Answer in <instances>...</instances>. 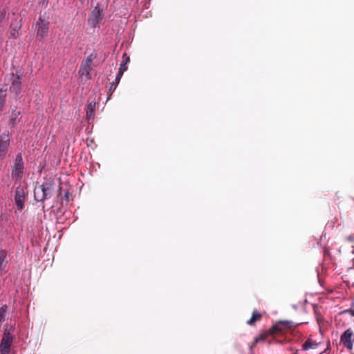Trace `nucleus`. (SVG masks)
<instances>
[{
  "mask_svg": "<svg viewBox=\"0 0 354 354\" xmlns=\"http://www.w3.org/2000/svg\"><path fill=\"white\" fill-rule=\"evenodd\" d=\"M55 187V183L53 181L46 182L35 187L34 189L35 200L38 202H43L46 199L50 198Z\"/></svg>",
  "mask_w": 354,
  "mask_h": 354,
  "instance_id": "obj_1",
  "label": "nucleus"
},
{
  "mask_svg": "<svg viewBox=\"0 0 354 354\" xmlns=\"http://www.w3.org/2000/svg\"><path fill=\"white\" fill-rule=\"evenodd\" d=\"M95 58L96 54L91 53L82 60L79 69V75L82 80L86 81L91 78L90 73L92 70L93 62Z\"/></svg>",
  "mask_w": 354,
  "mask_h": 354,
  "instance_id": "obj_2",
  "label": "nucleus"
},
{
  "mask_svg": "<svg viewBox=\"0 0 354 354\" xmlns=\"http://www.w3.org/2000/svg\"><path fill=\"white\" fill-rule=\"evenodd\" d=\"M21 75L15 74L12 73L10 76L8 77V82H11L10 87V92L15 94V98L18 99L20 97L21 89Z\"/></svg>",
  "mask_w": 354,
  "mask_h": 354,
  "instance_id": "obj_3",
  "label": "nucleus"
},
{
  "mask_svg": "<svg viewBox=\"0 0 354 354\" xmlns=\"http://www.w3.org/2000/svg\"><path fill=\"white\" fill-rule=\"evenodd\" d=\"M340 342L347 350H353L354 345V332L351 328H347L341 335Z\"/></svg>",
  "mask_w": 354,
  "mask_h": 354,
  "instance_id": "obj_4",
  "label": "nucleus"
},
{
  "mask_svg": "<svg viewBox=\"0 0 354 354\" xmlns=\"http://www.w3.org/2000/svg\"><path fill=\"white\" fill-rule=\"evenodd\" d=\"M26 195V187L24 185H19L16 187L15 193V203L18 210H21L24 208Z\"/></svg>",
  "mask_w": 354,
  "mask_h": 354,
  "instance_id": "obj_5",
  "label": "nucleus"
},
{
  "mask_svg": "<svg viewBox=\"0 0 354 354\" xmlns=\"http://www.w3.org/2000/svg\"><path fill=\"white\" fill-rule=\"evenodd\" d=\"M12 342V337L10 333L8 330H5L0 344L1 354H9Z\"/></svg>",
  "mask_w": 354,
  "mask_h": 354,
  "instance_id": "obj_6",
  "label": "nucleus"
},
{
  "mask_svg": "<svg viewBox=\"0 0 354 354\" xmlns=\"http://www.w3.org/2000/svg\"><path fill=\"white\" fill-rule=\"evenodd\" d=\"M24 161L21 153H18L15 159L14 165L12 169V176L17 179L21 178V174L24 169Z\"/></svg>",
  "mask_w": 354,
  "mask_h": 354,
  "instance_id": "obj_7",
  "label": "nucleus"
},
{
  "mask_svg": "<svg viewBox=\"0 0 354 354\" xmlns=\"http://www.w3.org/2000/svg\"><path fill=\"white\" fill-rule=\"evenodd\" d=\"M103 19L102 10L99 6H97L92 10L90 17L88 20V24L91 27H96Z\"/></svg>",
  "mask_w": 354,
  "mask_h": 354,
  "instance_id": "obj_8",
  "label": "nucleus"
},
{
  "mask_svg": "<svg viewBox=\"0 0 354 354\" xmlns=\"http://www.w3.org/2000/svg\"><path fill=\"white\" fill-rule=\"evenodd\" d=\"M10 147V136L8 133L0 136V160L6 157Z\"/></svg>",
  "mask_w": 354,
  "mask_h": 354,
  "instance_id": "obj_9",
  "label": "nucleus"
},
{
  "mask_svg": "<svg viewBox=\"0 0 354 354\" xmlns=\"http://www.w3.org/2000/svg\"><path fill=\"white\" fill-rule=\"evenodd\" d=\"M37 35L42 38L47 35L48 32V22L45 19L39 17L37 23Z\"/></svg>",
  "mask_w": 354,
  "mask_h": 354,
  "instance_id": "obj_10",
  "label": "nucleus"
},
{
  "mask_svg": "<svg viewBox=\"0 0 354 354\" xmlns=\"http://www.w3.org/2000/svg\"><path fill=\"white\" fill-rule=\"evenodd\" d=\"M7 264V252L3 250H0V276L8 272Z\"/></svg>",
  "mask_w": 354,
  "mask_h": 354,
  "instance_id": "obj_11",
  "label": "nucleus"
},
{
  "mask_svg": "<svg viewBox=\"0 0 354 354\" xmlns=\"http://www.w3.org/2000/svg\"><path fill=\"white\" fill-rule=\"evenodd\" d=\"M20 115L21 112L17 110V108L15 107V109L12 111L10 116V124H11L12 127H15L20 121Z\"/></svg>",
  "mask_w": 354,
  "mask_h": 354,
  "instance_id": "obj_12",
  "label": "nucleus"
},
{
  "mask_svg": "<svg viewBox=\"0 0 354 354\" xmlns=\"http://www.w3.org/2000/svg\"><path fill=\"white\" fill-rule=\"evenodd\" d=\"M319 346V343L315 341H313L311 338H308L306 341L302 344L301 349L303 351H308L310 349H316Z\"/></svg>",
  "mask_w": 354,
  "mask_h": 354,
  "instance_id": "obj_13",
  "label": "nucleus"
},
{
  "mask_svg": "<svg viewBox=\"0 0 354 354\" xmlns=\"http://www.w3.org/2000/svg\"><path fill=\"white\" fill-rule=\"evenodd\" d=\"M125 71V68L123 69L122 68L121 70L119 71L118 75H116L115 77V80L114 82H113L111 84V86H110V88H109V91H111V94L110 95L112 94L113 92H114V91L115 90L118 84H119L120 81V79L121 77H122L123 75V73Z\"/></svg>",
  "mask_w": 354,
  "mask_h": 354,
  "instance_id": "obj_14",
  "label": "nucleus"
},
{
  "mask_svg": "<svg viewBox=\"0 0 354 354\" xmlns=\"http://www.w3.org/2000/svg\"><path fill=\"white\" fill-rule=\"evenodd\" d=\"M95 103L90 102L86 107V118L88 120H93L95 117Z\"/></svg>",
  "mask_w": 354,
  "mask_h": 354,
  "instance_id": "obj_15",
  "label": "nucleus"
},
{
  "mask_svg": "<svg viewBox=\"0 0 354 354\" xmlns=\"http://www.w3.org/2000/svg\"><path fill=\"white\" fill-rule=\"evenodd\" d=\"M261 317V315L257 311L254 310L252 315L251 318L248 321L249 325L253 324L256 321L259 320Z\"/></svg>",
  "mask_w": 354,
  "mask_h": 354,
  "instance_id": "obj_16",
  "label": "nucleus"
},
{
  "mask_svg": "<svg viewBox=\"0 0 354 354\" xmlns=\"http://www.w3.org/2000/svg\"><path fill=\"white\" fill-rule=\"evenodd\" d=\"M8 310V307L7 305H3L0 308V324H1L4 321Z\"/></svg>",
  "mask_w": 354,
  "mask_h": 354,
  "instance_id": "obj_17",
  "label": "nucleus"
},
{
  "mask_svg": "<svg viewBox=\"0 0 354 354\" xmlns=\"http://www.w3.org/2000/svg\"><path fill=\"white\" fill-rule=\"evenodd\" d=\"M21 25H17L15 27H12V24L10 26V35L14 37L17 38L19 36V31L20 30Z\"/></svg>",
  "mask_w": 354,
  "mask_h": 354,
  "instance_id": "obj_18",
  "label": "nucleus"
},
{
  "mask_svg": "<svg viewBox=\"0 0 354 354\" xmlns=\"http://www.w3.org/2000/svg\"><path fill=\"white\" fill-rule=\"evenodd\" d=\"M6 89H1L0 90V111L2 110L5 102H6Z\"/></svg>",
  "mask_w": 354,
  "mask_h": 354,
  "instance_id": "obj_19",
  "label": "nucleus"
},
{
  "mask_svg": "<svg viewBox=\"0 0 354 354\" xmlns=\"http://www.w3.org/2000/svg\"><path fill=\"white\" fill-rule=\"evenodd\" d=\"M130 59H129V57H124L122 63L120 64V67L119 68V71L121 70L122 68L124 69L125 68V71L127 70V65L128 64V63L129 62Z\"/></svg>",
  "mask_w": 354,
  "mask_h": 354,
  "instance_id": "obj_20",
  "label": "nucleus"
},
{
  "mask_svg": "<svg viewBox=\"0 0 354 354\" xmlns=\"http://www.w3.org/2000/svg\"><path fill=\"white\" fill-rule=\"evenodd\" d=\"M6 15V11L5 10V9L2 10L0 12V23L4 19Z\"/></svg>",
  "mask_w": 354,
  "mask_h": 354,
  "instance_id": "obj_21",
  "label": "nucleus"
},
{
  "mask_svg": "<svg viewBox=\"0 0 354 354\" xmlns=\"http://www.w3.org/2000/svg\"><path fill=\"white\" fill-rule=\"evenodd\" d=\"M350 310H351V308L350 309H346V310H343L342 313V314H349L350 315V313H351Z\"/></svg>",
  "mask_w": 354,
  "mask_h": 354,
  "instance_id": "obj_22",
  "label": "nucleus"
},
{
  "mask_svg": "<svg viewBox=\"0 0 354 354\" xmlns=\"http://www.w3.org/2000/svg\"><path fill=\"white\" fill-rule=\"evenodd\" d=\"M262 339H262L261 337H257V338H255V339H254V343H255V344H257V343H258L259 341H261V340H262Z\"/></svg>",
  "mask_w": 354,
  "mask_h": 354,
  "instance_id": "obj_23",
  "label": "nucleus"
},
{
  "mask_svg": "<svg viewBox=\"0 0 354 354\" xmlns=\"http://www.w3.org/2000/svg\"><path fill=\"white\" fill-rule=\"evenodd\" d=\"M347 239H348V241H351V242L354 241V238L352 236H348Z\"/></svg>",
  "mask_w": 354,
  "mask_h": 354,
  "instance_id": "obj_24",
  "label": "nucleus"
},
{
  "mask_svg": "<svg viewBox=\"0 0 354 354\" xmlns=\"http://www.w3.org/2000/svg\"><path fill=\"white\" fill-rule=\"evenodd\" d=\"M350 312H351L350 315H351L352 317H354V308H353V309L351 308Z\"/></svg>",
  "mask_w": 354,
  "mask_h": 354,
  "instance_id": "obj_25",
  "label": "nucleus"
},
{
  "mask_svg": "<svg viewBox=\"0 0 354 354\" xmlns=\"http://www.w3.org/2000/svg\"><path fill=\"white\" fill-rule=\"evenodd\" d=\"M58 191H59V194H61V187L60 186H58Z\"/></svg>",
  "mask_w": 354,
  "mask_h": 354,
  "instance_id": "obj_26",
  "label": "nucleus"
},
{
  "mask_svg": "<svg viewBox=\"0 0 354 354\" xmlns=\"http://www.w3.org/2000/svg\"><path fill=\"white\" fill-rule=\"evenodd\" d=\"M65 197H66V198H68V192H66V194H65Z\"/></svg>",
  "mask_w": 354,
  "mask_h": 354,
  "instance_id": "obj_27",
  "label": "nucleus"
}]
</instances>
